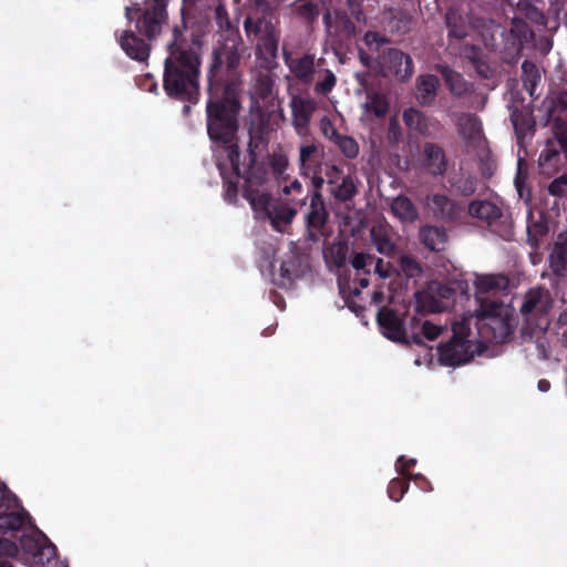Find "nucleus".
I'll use <instances>...</instances> for the list:
<instances>
[{"instance_id":"1","label":"nucleus","mask_w":567,"mask_h":567,"mask_svg":"<svg viewBox=\"0 0 567 567\" xmlns=\"http://www.w3.org/2000/svg\"><path fill=\"white\" fill-rule=\"evenodd\" d=\"M210 101L207 105V131L209 137L218 145L215 148L217 167L225 185V198L228 202L235 200L238 193V181L244 178L245 197L249 202L257 218L268 219L271 226L281 230L295 218L298 207L306 204L302 195V185L293 179L289 185L282 187V194L291 198L272 200L265 188H259L265 179V174L254 164L246 168L239 164V153L235 143L237 131L236 115L239 104L234 95L233 89L228 86L225 91L226 97L221 101H213L215 93L210 87Z\"/></svg>"},{"instance_id":"2","label":"nucleus","mask_w":567,"mask_h":567,"mask_svg":"<svg viewBox=\"0 0 567 567\" xmlns=\"http://www.w3.org/2000/svg\"><path fill=\"white\" fill-rule=\"evenodd\" d=\"M476 299L480 308L474 316L478 334L487 337L493 332V339L503 342L513 331V309L503 302L484 298V295H495L506 289L508 280L502 275H477L474 281Z\"/></svg>"},{"instance_id":"3","label":"nucleus","mask_w":567,"mask_h":567,"mask_svg":"<svg viewBox=\"0 0 567 567\" xmlns=\"http://www.w3.org/2000/svg\"><path fill=\"white\" fill-rule=\"evenodd\" d=\"M475 326L473 315L464 316L453 324V338L437 348L439 362L442 365L456 367L468 362L475 354L484 349V343L493 338L489 331L487 337L478 334V329L473 332L471 326Z\"/></svg>"},{"instance_id":"4","label":"nucleus","mask_w":567,"mask_h":567,"mask_svg":"<svg viewBox=\"0 0 567 567\" xmlns=\"http://www.w3.org/2000/svg\"><path fill=\"white\" fill-rule=\"evenodd\" d=\"M199 60L193 51H171L165 61L164 89L171 96L196 100Z\"/></svg>"},{"instance_id":"5","label":"nucleus","mask_w":567,"mask_h":567,"mask_svg":"<svg viewBox=\"0 0 567 567\" xmlns=\"http://www.w3.org/2000/svg\"><path fill=\"white\" fill-rule=\"evenodd\" d=\"M19 556L31 567H65L55 557V547L45 535L31 530L20 538V546L9 538L0 537V556Z\"/></svg>"},{"instance_id":"6","label":"nucleus","mask_w":567,"mask_h":567,"mask_svg":"<svg viewBox=\"0 0 567 567\" xmlns=\"http://www.w3.org/2000/svg\"><path fill=\"white\" fill-rule=\"evenodd\" d=\"M168 0H146L143 7L127 8L130 20H136V28L148 38H155L167 21L166 4Z\"/></svg>"},{"instance_id":"7","label":"nucleus","mask_w":567,"mask_h":567,"mask_svg":"<svg viewBox=\"0 0 567 567\" xmlns=\"http://www.w3.org/2000/svg\"><path fill=\"white\" fill-rule=\"evenodd\" d=\"M244 27L249 35L251 33L260 34L257 42L256 55L262 66L270 68L278 51V37L274 29L268 22L262 20L256 21L251 17L245 19Z\"/></svg>"},{"instance_id":"8","label":"nucleus","mask_w":567,"mask_h":567,"mask_svg":"<svg viewBox=\"0 0 567 567\" xmlns=\"http://www.w3.org/2000/svg\"><path fill=\"white\" fill-rule=\"evenodd\" d=\"M553 306L554 299L549 290L544 287H536L525 293L520 312L528 322L537 320L538 329L544 330L548 326L546 316Z\"/></svg>"},{"instance_id":"9","label":"nucleus","mask_w":567,"mask_h":567,"mask_svg":"<svg viewBox=\"0 0 567 567\" xmlns=\"http://www.w3.org/2000/svg\"><path fill=\"white\" fill-rule=\"evenodd\" d=\"M25 524V516L16 497L0 485V533H14Z\"/></svg>"},{"instance_id":"10","label":"nucleus","mask_w":567,"mask_h":567,"mask_svg":"<svg viewBox=\"0 0 567 567\" xmlns=\"http://www.w3.org/2000/svg\"><path fill=\"white\" fill-rule=\"evenodd\" d=\"M457 132L468 150L485 152L486 141L480 120L471 114H462L457 118Z\"/></svg>"},{"instance_id":"11","label":"nucleus","mask_w":567,"mask_h":567,"mask_svg":"<svg viewBox=\"0 0 567 567\" xmlns=\"http://www.w3.org/2000/svg\"><path fill=\"white\" fill-rule=\"evenodd\" d=\"M380 73L384 76L392 74L398 80L404 81L413 73L412 59L399 50L391 49L380 63Z\"/></svg>"},{"instance_id":"12","label":"nucleus","mask_w":567,"mask_h":567,"mask_svg":"<svg viewBox=\"0 0 567 567\" xmlns=\"http://www.w3.org/2000/svg\"><path fill=\"white\" fill-rule=\"evenodd\" d=\"M454 291L450 287L433 281L427 289L419 295V302L423 309L430 312H441L452 298Z\"/></svg>"},{"instance_id":"13","label":"nucleus","mask_w":567,"mask_h":567,"mask_svg":"<svg viewBox=\"0 0 567 567\" xmlns=\"http://www.w3.org/2000/svg\"><path fill=\"white\" fill-rule=\"evenodd\" d=\"M284 58L285 64L295 79L302 83H310L313 80L317 73L315 55L303 54L301 56H292L285 51Z\"/></svg>"},{"instance_id":"14","label":"nucleus","mask_w":567,"mask_h":567,"mask_svg":"<svg viewBox=\"0 0 567 567\" xmlns=\"http://www.w3.org/2000/svg\"><path fill=\"white\" fill-rule=\"evenodd\" d=\"M289 106L292 113L293 126L299 134H302L317 107V103L311 97L293 94Z\"/></svg>"},{"instance_id":"15","label":"nucleus","mask_w":567,"mask_h":567,"mask_svg":"<svg viewBox=\"0 0 567 567\" xmlns=\"http://www.w3.org/2000/svg\"><path fill=\"white\" fill-rule=\"evenodd\" d=\"M378 323L382 334L395 342H408L401 319L390 309L378 312Z\"/></svg>"},{"instance_id":"16","label":"nucleus","mask_w":567,"mask_h":567,"mask_svg":"<svg viewBox=\"0 0 567 567\" xmlns=\"http://www.w3.org/2000/svg\"><path fill=\"white\" fill-rule=\"evenodd\" d=\"M427 208L437 218L454 220L461 216L462 207L445 195L435 194L427 197Z\"/></svg>"},{"instance_id":"17","label":"nucleus","mask_w":567,"mask_h":567,"mask_svg":"<svg viewBox=\"0 0 567 567\" xmlns=\"http://www.w3.org/2000/svg\"><path fill=\"white\" fill-rule=\"evenodd\" d=\"M361 121L372 122L375 117L384 116L389 110V102L384 94L380 92L367 93L365 101L361 104Z\"/></svg>"},{"instance_id":"18","label":"nucleus","mask_w":567,"mask_h":567,"mask_svg":"<svg viewBox=\"0 0 567 567\" xmlns=\"http://www.w3.org/2000/svg\"><path fill=\"white\" fill-rule=\"evenodd\" d=\"M117 42L131 59L144 61L148 58V45L142 39L137 38L132 31H123L117 35Z\"/></svg>"},{"instance_id":"19","label":"nucleus","mask_w":567,"mask_h":567,"mask_svg":"<svg viewBox=\"0 0 567 567\" xmlns=\"http://www.w3.org/2000/svg\"><path fill=\"white\" fill-rule=\"evenodd\" d=\"M549 266L558 276L567 275V238L559 236L549 256Z\"/></svg>"},{"instance_id":"20","label":"nucleus","mask_w":567,"mask_h":567,"mask_svg":"<svg viewBox=\"0 0 567 567\" xmlns=\"http://www.w3.org/2000/svg\"><path fill=\"white\" fill-rule=\"evenodd\" d=\"M439 79L434 75H422L416 81V100L423 105L431 104L436 95Z\"/></svg>"},{"instance_id":"21","label":"nucleus","mask_w":567,"mask_h":567,"mask_svg":"<svg viewBox=\"0 0 567 567\" xmlns=\"http://www.w3.org/2000/svg\"><path fill=\"white\" fill-rule=\"evenodd\" d=\"M229 40L227 44L223 48L215 50V59L216 62L221 64L224 62L227 63L229 68H234L237 63V43H238V34L237 31L229 28Z\"/></svg>"},{"instance_id":"22","label":"nucleus","mask_w":567,"mask_h":567,"mask_svg":"<svg viewBox=\"0 0 567 567\" xmlns=\"http://www.w3.org/2000/svg\"><path fill=\"white\" fill-rule=\"evenodd\" d=\"M422 243L431 250H443L447 240L444 229L435 226H424L420 230Z\"/></svg>"},{"instance_id":"23","label":"nucleus","mask_w":567,"mask_h":567,"mask_svg":"<svg viewBox=\"0 0 567 567\" xmlns=\"http://www.w3.org/2000/svg\"><path fill=\"white\" fill-rule=\"evenodd\" d=\"M327 216L328 214L326 212L321 195L317 192L311 198L310 210L306 216L308 227L315 229L321 228L326 223Z\"/></svg>"},{"instance_id":"24","label":"nucleus","mask_w":567,"mask_h":567,"mask_svg":"<svg viewBox=\"0 0 567 567\" xmlns=\"http://www.w3.org/2000/svg\"><path fill=\"white\" fill-rule=\"evenodd\" d=\"M391 210L402 223H412L417 218V212L412 202L405 196L392 200Z\"/></svg>"},{"instance_id":"25","label":"nucleus","mask_w":567,"mask_h":567,"mask_svg":"<svg viewBox=\"0 0 567 567\" xmlns=\"http://www.w3.org/2000/svg\"><path fill=\"white\" fill-rule=\"evenodd\" d=\"M559 159V150L556 147V142L550 138L547 141L545 148L540 152L538 159L539 166L544 173L550 174L558 166Z\"/></svg>"},{"instance_id":"26","label":"nucleus","mask_w":567,"mask_h":567,"mask_svg":"<svg viewBox=\"0 0 567 567\" xmlns=\"http://www.w3.org/2000/svg\"><path fill=\"white\" fill-rule=\"evenodd\" d=\"M468 214L482 220L492 221L501 216V209L491 202L480 200L470 204Z\"/></svg>"},{"instance_id":"27","label":"nucleus","mask_w":567,"mask_h":567,"mask_svg":"<svg viewBox=\"0 0 567 567\" xmlns=\"http://www.w3.org/2000/svg\"><path fill=\"white\" fill-rule=\"evenodd\" d=\"M426 157V167L432 174H442L446 169V163L442 150L435 145L429 144L424 150Z\"/></svg>"},{"instance_id":"28","label":"nucleus","mask_w":567,"mask_h":567,"mask_svg":"<svg viewBox=\"0 0 567 567\" xmlns=\"http://www.w3.org/2000/svg\"><path fill=\"white\" fill-rule=\"evenodd\" d=\"M330 194L340 202L352 198L355 194L354 181L351 176L344 175L338 184L329 187Z\"/></svg>"},{"instance_id":"29","label":"nucleus","mask_w":567,"mask_h":567,"mask_svg":"<svg viewBox=\"0 0 567 567\" xmlns=\"http://www.w3.org/2000/svg\"><path fill=\"white\" fill-rule=\"evenodd\" d=\"M403 121L411 131L420 134H426L429 131L427 120L415 109L405 110L403 112Z\"/></svg>"},{"instance_id":"30","label":"nucleus","mask_w":567,"mask_h":567,"mask_svg":"<svg viewBox=\"0 0 567 567\" xmlns=\"http://www.w3.org/2000/svg\"><path fill=\"white\" fill-rule=\"evenodd\" d=\"M371 238L380 254L389 255L393 251L394 245L386 234L382 225L373 226L371 229Z\"/></svg>"},{"instance_id":"31","label":"nucleus","mask_w":567,"mask_h":567,"mask_svg":"<svg viewBox=\"0 0 567 567\" xmlns=\"http://www.w3.org/2000/svg\"><path fill=\"white\" fill-rule=\"evenodd\" d=\"M318 153V146L315 143L303 144L300 147L299 154V168L303 176H309L312 173V163L315 155Z\"/></svg>"},{"instance_id":"32","label":"nucleus","mask_w":567,"mask_h":567,"mask_svg":"<svg viewBox=\"0 0 567 567\" xmlns=\"http://www.w3.org/2000/svg\"><path fill=\"white\" fill-rule=\"evenodd\" d=\"M441 72L451 90V92L455 95H462L468 90V84L463 80V78L447 69V68H441Z\"/></svg>"},{"instance_id":"33","label":"nucleus","mask_w":567,"mask_h":567,"mask_svg":"<svg viewBox=\"0 0 567 567\" xmlns=\"http://www.w3.org/2000/svg\"><path fill=\"white\" fill-rule=\"evenodd\" d=\"M446 23L450 29L449 35L462 39L467 35L463 20L456 10H450L446 13Z\"/></svg>"},{"instance_id":"34","label":"nucleus","mask_w":567,"mask_h":567,"mask_svg":"<svg viewBox=\"0 0 567 567\" xmlns=\"http://www.w3.org/2000/svg\"><path fill=\"white\" fill-rule=\"evenodd\" d=\"M534 216L529 214L527 233H528V243L530 246H537V236H542L547 233L546 223L539 218V220H533Z\"/></svg>"},{"instance_id":"35","label":"nucleus","mask_w":567,"mask_h":567,"mask_svg":"<svg viewBox=\"0 0 567 567\" xmlns=\"http://www.w3.org/2000/svg\"><path fill=\"white\" fill-rule=\"evenodd\" d=\"M269 165L272 169V173L282 179H287V171L289 168V161L287 155L285 154H274L269 159Z\"/></svg>"},{"instance_id":"36","label":"nucleus","mask_w":567,"mask_h":567,"mask_svg":"<svg viewBox=\"0 0 567 567\" xmlns=\"http://www.w3.org/2000/svg\"><path fill=\"white\" fill-rule=\"evenodd\" d=\"M333 143L337 144L344 156L349 158H354L359 154V145L355 140L350 136L339 135Z\"/></svg>"},{"instance_id":"37","label":"nucleus","mask_w":567,"mask_h":567,"mask_svg":"<svg viewBox=\"0 0 567 567\" xmlns=\"http://www.w3.org/2000/svg\"><path fill=\"white\" fill-rule=\"evenodd\" d=\"M337 83V78L330 70L323 71V78L319 80L315 85V92L317 94L326 95L332 91Z\"/></svg>"},{"instance_id":"38","label":"nucleus","mask_w":567,"mask_h":567,"mask_svg":"<svg viewBox=\"0 0 567 567\" xmlns=\"http://www.w3.org/2000/svg\"><path fill=\"white\" fill-rule=\"evenodd\" d=\"M300 265L296 258L289 261H284L280 266V275L282 280L287 282H291L295 278H297L300 274L299 269Z\"/></svg>"},{"instance_id":"39","label":"nucleus","mask_w":567,"mask_h":567,"mask_svg":"<svg viewBox=\"0 0 567 567\" xmlns=\"http://www.w3.org/2000/svg\"><path fill=\"white\" fill-rule=\"evenodd\" d=\"M408 485L401 478H393L388 487L389 497L395 502H399L404 493L406 492Z\"/></svg>"},{"instance_id":"40","label":"nucleus","mask_w":567,"mask_h":567,"mask_svg":"<svg viewBox=\"0 0 567 567\" xmlns=\"http://www.w3.org/2000/svg\"><path fill=\"white\" fill-rule=\"evenodd\" d=\"M400 266H401L402 271L408 277L413 278V277H417L421 274L420 265L417 264L416 260H414L411 257L402 256L400 258Z\"/></svg>"},{"instance_id":"41","label":"nucleus","mask_w":567,"mask_h":567,"mask_svg":"<svg viewBox=\"0 0 567 567\" xmlns=\"http://www.w3.org/2000/svg\"><path fill=\"white\" fill-rule=\"evenodd\" d=\"M444 327L432 323L431 321H424L422 323V334L425 339L432 341L435 340L443 332Z\"/></svg>"},{"instance_id":"42","label":"nucleus","mask_w":567,"mask_h":567,"mask_svg":"<svg viewBox=\"0 0 567 567\" xmlns=\"http://www.w3.org/2000/svg\"><path fill=\"white\" fill-rule=\"evenodd\" d=\"M548 190L554 196H561L567 192V175H561L553 181L548 187Z\"/></svg>"},{"instance_id":"43","label":"nucleus","mask_w":567,"mask_h":567,"mask_svg":"<svg viewBox=\"0 0 567 567\" xmlns=\"http://www.w3.org/2000/svg\"><path fill=\"white\" fill-rule=\"evenodd\" d=\"M364 43L365 45L370 49V50H373V51H377L379 50L382 44L385 43V38L379 35L378 33L375 32H367L364 34Z\"/></svg>"},{"instance_id":"44","label":"nucleus","mask_w":567,"mask_h":567,"mask_svg":"<svg viewBox=\"0 0 567 567\" xmlns=\"http://www.w3.org/2000/svg\"><path fill=\"white\" fill-rule=\"evenodd\" d=\"M344 175L342 174L341 169L337 167L336 165H327L324 169V177L327 181L328 186H332L334 184H338L341 177Z\"/></svg>"},{"instance_id":"45","label":"nucleus","mask_w":567,"mask_h":567,"mask_svg":"<svg viewBox=\"0 0 567 567\" xmlns=\"http://www.w3.org/2000/svg\"><path fill=\"white\" fill-rule=\"evenodd\" d=\"M374 261V258L370 255H365L363 252L355 254L351 260V265L354 269L361 270L367 266H371Z\"/></svg>"},{"instance_id":"46","label":"nucleus","mask_w":567,"mask_h":567,"mask_svg":"<svg viewBox=\"0 0 567 567\" xmlns=\"http://www.w3.org/2000/svg\"><path fill=\"white\" fill-rule=\"evenodd\" d=\"M320 126H321V131L323 133V135L329 138L330 141L334 142L337 140V137L340 135L333 124L331 123V121L327 117H323L320 122Z\"/></svg>"},{"instance_id":"47","label":"nucleus","mask_w":567,"mask_h":567,"mask_svg":"<svg viewBox=\"0 0 567 567\" xmlns=\"http://www.w3.org/2000/svg\"><path fill=\"white\" fill-rule=\"evenodd\" d=\"M401 137V130L398 123V120L395 117H392L389 122L388 127V140L391 143H398Z\"/></svg>"},{"instance_id":"48","label":"nucleus","mask_w":567,"mask_h":567,"mask_svg":"<svg viewBox=\"0 0 567 567\" xmlns=\"http://www.w3.org/2000/svg\"><path fill=\"white\" fill-rule=\"evenodd\" d=\"M434 354L432 348L424 349L423 355H417L414 360L416 367L425 365L431 368L433 365Z\"/></svg>"},{"instance_id":"49","label":"nucleus","mask_w":567,"mask_h":567,"mask_svg":"<svg viewBox=\"0 0 567 567\" xmlns=\"http://www.w3.org/2000/svg\"><path fill=\"white\" fill-rule=\"evenodd\" d=\"M416 464L415 458H405L404 456H400L396 462V470L400 474L404 476H410L408 471Z\"/></svg>"},{"instance_id":"50","label":"nucleus","mask_w":567,"mask_h":567,"mask_svg":"<svg viewBox=\"0 0 567 567\" xmlns=\"http://www.w3.org/2000/svg\"><path fill=\"white\" fill-rule=\"evenodd\" d=\"M555 137L553 138L556 143H558L561 147L567 146V128L559 126L557 122H555Z\"/></svg>"},{"instance_id":"51","label":"nucleus","mask_w":567,"mask_h":567,"mask_svg":"<svg viewBox=\"0 0 567 567\" xmlns=\"http://www.w3.org/2000/svg\"><path fill=\"white\" fill-rule=\"evenodd\" d=\"M457 189L463 194V195H472L475 189H476V185H475V181L473 178H465L464 181L460 182V184L457 185Z\"/></svg>"},{"instance_id":"52","label":"nucleus","mask_w":567,"mask_h":567,"mask_svg":"<svg viewBox=\"0 0 567 567\" xmlns=\"http://www.w3.org/2000/svg\"><path fill=\"white\" fill-rule=\"evenodd\" d=\"M374 262V271L381 278H388L390 276L389 265L385 264L382 259H377Z\"/></svg>"},{"instance_id":"53","label":"nucleus","mask_w":567,"mask_h":567,"mask_svg":"<svg viewBox=\"0 0 567 567\" xmlns=\"http://www.w3.org/2000/svg\"><path fill=\"white\" fill-rule=\"evenodd\" d=\"M523 176V162L522 159H518V163H517V175H516V178H515V186H516V189L519 194V196L522 197L523 196V193H522V177Z\"/></svg>"},{"instance_id":"54","label":"nucleus","mask_w":567,"mask_h":567,"mask_svg":"<svg viewBox=\"0 0 567 567\" xmlns=\"http://www.w3.org/2000/svg\"><path fill=\"white\" fill-rule=\"evenodd\" d=\"M409 480H412L415 482V484L423 491H427L429 488L425 487V485H429V482L427 480L421 475V474H415L413 476H409Z\"/></svg>"},{"instance_id":"55","label":"nucleus","mask_w":567,"mask_h":567,"mask_svg":"<svg viewBox=\"0 0 567 567\" xmlns=\"http://www.w3.org/2000/svg\"><path fill=\"white\" fill-rule=\"evenodd\" d=\"M312 183L316 188H321L327 181L326 177L319 176L313 172Z\"/></svg>"},{"instance_id":"56","label":"nucleus","mask_w":567,"mask_h":567,"mask_svg":"<svg viewBox=\"0 0 567 567\" xmlns=\"http://www.w3.org/2000/svg\"><path fill=\"white\" fill-rule=\"evenodd\" d=\"M537 386L540 392H547L550 389V383L547 380H539Z\"/></svg>"},{"instance_id":"57","label":"nucleus","mask_w":567,"mask_h":567,"mask_svg":"<svg viewBox=\"0 0 567 567\" xmlns=\"http://www.w3.org/2000/svg\"><path fill=\"white\" fill-rule=\"evenodd\" d=\"M383 293L381 291H375L373 292V296H372V301L374 303H381L383 301Z\"/></svg>"},{"instance_id":"58","label":"nucleus","mask_w":567,"mask_h":567,"mask_svg":"<svg viewBox=\"0 0 567 567\" xmlns=\"http://www.w3.org/2000/svg\"><path fill=\"white\" fill-rule=\"evenodd\" d=\"M360 59L364 65L370 66V58L362 51L360 52Z\"/></svg>"},{"instance_id":"59","label":"nucleus","mask_w":567,"mask_h":567,"mask_svg":"<svg viewBox=\"0 0 567 567\" xmlns=\"http://www.w3.org/2000/svg\"><path fill=\"white\" fill-rule=\"evenodd\" d=\"M512 122H513V125H514L516 132L518 133L519 132V120L516 114H512Z\"/></svg>"},{"instance_id":"60","label":"nucleus","mask_w":567,"mask_h":567,"mask_svg":"<svg viewBox=\"0 0 567 567\" xmlns=\"http://www.w3.org/2000/svg\"><path fill=\"white\" fill-rule=\"evenodd\" d=\"M411 340L413 343L422 346V337L420 334H413Z\"/></svg>"},{"instance_id":"61","label":"nucleus","mask_w":567,"mask_h":567,"mask_svg":"<svg viewBox=\"0 0 567 567\" xmlns=\"http://www.w3.org/2000/svg\"><path fill=\"white\" fill-rule=\"evenodd\" d=\"M559 322H560L561 324H567V309H566L563 313H560V316H559Z\"/></svg>"},{"instance_id":"62","label":"nucleus","mask_w":567,"mask_h":567,"mask_svg":"<svg viewBox=\"0 0 567 567\" xmlns=\"http://www.w3.org/2000/svg\"><path fill=\"white\" fill-rule=\"evenodd\" d=\"M359 284H360V287H361V288H367V287H368V285H369V281H368V279H367V278H361V279L359 280Z\"/></svg>"},{"instance_id":"63","label":"nucleus","mask_w":567,"mask_h":567,"mask_svg":"<svg viewBox=\"0 0 567 567\" xmlns=\"http://www.w3.org/2000/svg\"><path fill=\"white\" fill-rule=\"evenodd\" d=\"M530 261L533 265H536L539 260L536 258L534 254H530Z\"/></svg>"},{"instance_id":"64","label":"nucleus","mask_w":567,"mask_h":567,"mask_svg":"<svg viewBox=\"0 0 567 567\" xmlns=\"http://www.w3.org/2000/svg\"><path fill=\"white\" fill-rule=\"evenodd\" d=\"M0 567H12V566L6 561H0Z\"/></svg>"}]
</instances>
